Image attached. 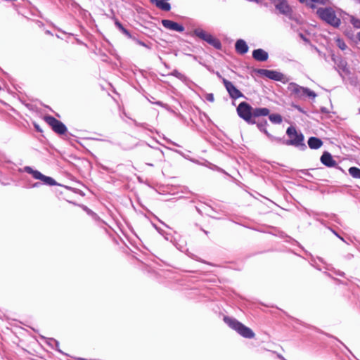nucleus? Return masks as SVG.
Returning a JSON list of instances; mask_svg holds the SVG:
<instances>
[{
    "mask_svg": "<svg viewBox=\"0 0 360 360\" xmlns=\"http://www.w3.org/2000/svg\"><path fill=\"white\" fill-rule=\"evenodd\" d=\"M317 14L321 20L334 27H338L340 25V19L331 8H320L317 10Z\"/></svg>",
    "mask_w": 360,
    "mask_h": 360,
    "instance_id": "obj_4",
    "label": "nucleus"
},
{
    "mask_svg": "<svg viewBox=\"0 0 360 360\" xmlns=\"http://www.w3.org/2000/svg\"><path fill=\"white\" fill-rule=\"evenodd\" d=\"M257 72L259 75L275 81H283L285 77L283 74L275 70L259 69Z\"/></svg>",
    "mask_w": 360,
    "mask_h": 360,
    "instance_id": "obj_8",
    "label": "nucleus"
},
{
    "mask_svg": "<svg viewBox=\"0 0 360 360\" xmlns=\"http://www.w3.org/2000/svg\"><path fill=\"white\" fill-rule=\"evenodd\" d=\"M357 39L360 41V31L357 33Z\"/></svg>",
    "mask_w": 360,
    "mask_h": 360,
    "instance_id": "obj_34",
    "label": "nucleus"
},
{
    "mask_svg": "<svg viewBox=\"0 0 360 360\" xmlns=\"http://www.w3.org/2000/svg\"><path fill=\"white\" fill-rule=\"evenodd\" d=\"M270 110L266 108H253V118L265 117L269 115Z\"/></svg>",
    "mask_w": 360,
    "mask_h": 360,
    "instance_id": "obj_16",
    "label": "nucleus"
},
{
    "mask_svg": "<svg viewBox=\"0 0 360 360\" xmlns=\"http://www.w3.org/2000/svg\"><path fill=\"white\" fill-rule=\"evenodd\" d=\"M359 2H360V0H359Z\"/></svg>",
    "mask_w": 360,
    "mask_h": 360,
    "instance_id": "obj_38",
    "label": "nucleus"
},
{
    "mask_svg": "<svg viewBox=\"0 0 360 360\" xmlns=\"http://www.w3.org/2000/svg\"><path fill=\"white\" fill-rule=\"evenodd\" d=\"M323 145L322 141L316 137H310L308 140V146L311 149H318Z\"/></svg>",
    "mask_w": 360,
    "mask_h": 360,
    "instance_id": "obj_17",
    "label": "nucleus"
},
{
    "mask_svg": "<svg viewBox=\"0 0 360 360\" xmlns=\"http://www.w3.org/2000/svg\"><path fill=\"white\" fill-rule=\"evenodd\" d=\"M115 25L118 29V30L120 32H122L123 34H124L127 37H128V38L131 37L129 32L124 27H123L122 25L120 22L115 21Z\"/></svg>",
    "mask_w": 360,
    "mask_h": 360,
    "instance_id": "obj_20",
    "label": "nucleus"
},
{
    "mask_svg": "<svg viewBox=\"0 0 360 360\" xmlns=\"http://www.w3.org/2000/svg\"><path fill=\"white\" fill-rule=\"evenodd\" d=\"M27 171L29 173L32 174L34 178H35L36 179H40L41 181L43 180L44 175L40 173L39 171H34L30 167L27 168Z\"/></svg>",
    "mask_w": 360,
    "mask_h": 360,
    "instance_id": "obj_23",
    "label": "nucleus"
},
{
    "mask_svg": "<svg viewBox=\"0 0 360 360\" xmlns=\"http://www.w3.org/2000/svg\"><path fill=\"white\" fill-rule=\"evenodd\" d=\"M44 119L55 132L59 134H63L66 132L67 128L60 121L51 116H46Z\"/></svg>",
    "mask_w": 360,
    "mask_h": 360,
    "instance_id": "obj_7",
    "label": "nucleus"
},
{
    "mask_svg": "<svg viewBox=\"0 0 360 360\" xmlns=\"http://www.w3.org/2000/svg\"><path fill=\"white\" fill-rule=\"evenodd\" d=\"M235 49L236 52L240 54H245L248 51V46L243 39L236 41Z\"/></svg>",
    "mask_w": 360,
    "mask_h": 360,
    "instance_id": "obj_15",
    "label": "nucleus"
},
{
    "mask_svg": "<svg viewBox=\"0 0 360 360\" xmlns=\"http://www.w3.org/2000/svg\"><path fill=\"white\" fill-rule=\"evenodd\" d=\"M224 84L232 98L236 99L243 96L242 93L236 88L232 82L224 79Z\"/></svg>",
    "mask_w": 360,
    "mask_h": 360,
    "instance_id": "obj_9",
    "label": "nucleus"
},
{
    "mask_svg": "<svg viewBox=\"0 0 360 360\" xmlns=\"http://www.w3.org/2000/svg\"><path fill=\"white\" fill-rule=\"evenodd\" d=\"M153 97H151V99L148 98V100L149 101V102H150V103H155V104H156V105H160V106H162V105H163V104H162V103L161 101H156V102H153Z\"/></svg>",
    "mask_w": 360,
    "mask_h": 360,
    "instance_id": "obj_30",
    "label": "nucleus"
},
{
    "mask_svg": "<svg viewBox=\"0 0 360 360\" xmlns=\"http://www.w3.org/2000/svg\"><path fill=\"white\" fill-rule=\"evenodd\" d=\"M351 23L353 25V26L354 27L360 28V20L359 19L352 18L351 19Z\"/></svg>",
    "mask_w": 360,
    "mask_h": 360,
    "instance_id": "obj_28",
    "label": "nucleus"
},
{
    "mask_svg": "<svg viewBox=\"0 0 360 360\" xmlns=\"http://www.w3.org/2000/svg\"><path fill=\"white\" fill-rule=\"evenodd\" d=\"M237 113L238 116L250 124L256 123L253 118V108L246 102L240 103L237 107Z\"/></svg>",
    "mask_w": 360,
    "mask_h": 360,
    "instance_id": "obj_5",
    "label": "nucleus"
},
{
    "mask_svg": "<svg viewBox=\"0 0 360 360\" xmlns=\"http://www.w3.org/2000/svg\"><path fill=\"white\" fill-rule=\"evenodd\" d=\"M321 162L323 165L328 167H333L337 165V162L333 160L331 154L328 152H324L321 157Z\"/></svg>",
    "mask_w": 360,
    "mask_h": 360,
    "instance_id": "obj_13",
    "label": "nucleus"
},
{
    "mask_svg": "<svg viewBox=\"0 0 360 360\" xmlns=\"http://www.w3.org/2000/svg\"><path fill=\"white\" fill-rule=\"evenodd\" d=\"M336 44L341 50H345L347 47L345 41L340 39L336 40Z\"/></svg>",
    "mask_w": 360,
    "mask_h": 360,
    "instance_id": "obj_26",
    "label": "nucleus"
},
{
    "mask_svg": "<svg viewBox=\"0 0 360 360\" xmlns=\"http://www.w3.org/2000/svg\"><path fill=\"white\" fill-rule=\"evenodd\" d=\"M193 34L199 37L200 39L206 41L210 45L212 46L217 49H221V41L214 37L211 34L207 32L201 28H197L195 29L193 31Z\"/></svg>",
    "mask_w": 360,
    "mask_h": 360,
    "instance_id": "obj_6",
    "label": "nucleus"
},
{
    "mask_svg": "<svg viewBox=\"0 0 360 360\" xmlns=\"http://www.w3.org/2000/svg\"><path fill=\"white\" fill-rule=\"evenodd\" d=\"M338 68L346 75H349L350 73L349 69L347 67V63L344 60H341L338 63Z\"/></svg>",
    "mask_w": 360,
    "mask_h": 360,
    "instance_id": "obj_19",
    "label": "nucleus"
},
{
    "mask_svg": "<svg viewBox=\"0 0 360 360\" xmlns=\"http://www.w3.org/2000/svg\"><path fill=\"white\" fill-rule=\"evenodd\" d=\"M349 174L353 177L356 179H360V169L352 167L349 169Z\"/></svg>",
    "mask_w": 360,
    "mask_h": 360,
    "instance_id": "obj_22",
    "label": "nucleus"
},
{
    "mask_svg": "<svg viewBox=\"0 0 360 360\" xmlns=\"http://www.w3.org/2000/svg\"><path fill=\"white\" fill-rule=\"evenodd\" d=\"M287 89L292 96H294L295 98L299 99H302L304 97L314 98L316 96V93L310 90L309 88L301 86L295 82H290L288 84Z\"/></svg>",
    "mask_w": 360,
    "mask_h": 360,
    "instance_id": "obj_3",
    "label": "nucleus"
},
{
    "mask_svg": "<svg viewBox=\"0 0 360 360\" xmlns=\"http://www.w3.org/2000/svg\"><path fill=\"white\" fill-rule=\"evenodd\" d=\"M205 98L207 101L212 102V103L214 102V95H213V94H211V93L207 94L205 95Z\"/></svg>",
    "mask_w": 360,
    "mask_h": 360,
    "instance_id": "obj_29",
    "label": "nucleus"
},
{
    "mask_svg": "<svg viewBox=\"0 0 360 360\" xmlns=\"http://www.w3.org/2000/svg\"><path fill=\"white\" fill-rule=\"evenodd\" d=\"M296 109H297L300 112H304L303 110L299 105H293Z\"/></svg>",
    "mask_w": 360,
    "mask_h": 360,
    "instance_id": "obj_32",
    "label": "nucleus"
},
{
    "mask_svg": "<svg viewBox=\"0 0 360 360\" xmlns=\"http://www.w3.org/2000/svg\"><path fill=\"white\" fill-rule=\"evenodd\" d=\"M359 113H360V108H359Z\"/></svg>",
    "mask_w": 360,
    "mask_h": 360,
    "instance_id": "obj_37",
    "label": "nucleus"
},
{
    "mask_svg": "<svg viewBox=\"0 0 360 360\" xmlns=\"http://www.w3.org/2000/svg\"><path fill=\"white\" fill-rule=\"evenodd\" d=\"M268 125V123L266 121H264L262 122H259L257 124V127L259 129V130L262 132H263L267 138L269 139V141L272 143H276V141H281L279 137H276L272 134H271L266 129V126Z\"/></svg>",
    "mask_w": 360,
    "mask_h": 360,
    "instance_id": "obj_11",
    "label": "nucleus"
},
{
    "mask_svg": "<svg viewBox=\"0 0 360 360\" xmlns=\"http://www.w3.org/2000/svg\"><path fill=\"white\" fill-rule=\"evenodd\" d=\"M335 233V235H336L338 237H339L342 240H344L343 238H342V237L339 236L336 233Z\"/></svg>",
    "mask_w": 360,
    "mask_h": 360,
    "instance_id": "obj_35",
    "label": "nucleus"
},
{
    "mask_svg": "<svg viewBox=\"0 0 360 360\" xmlns=\"http://www.w3.org/2000/svg\"><path fill=\"white\" fill-rule=\"evenodd\" d=\"M269 120L274 124L282 122V117L279 114H271L269 115Z\"/></svg>",
    "mask_w": 360,
    "mask_h": 360,
    "instance_id": "obj_21",
    "label": "nucleus"
},
{
    "mask_svg": "<svg viewBox=\"0 0 360 360\" xmlns=\"http://www.w3.org/2000/svg\"><path fill=\"white\" fill-rule=\"evenodd\" d=\"M275 6L279 12L285 15H290L291 13V8L289 6L286 0H273Z\"/></svg>",
    "mask_w": 360,
    "mask_h": 360,
    "instance_id": "obj_10",
    "label": "nucleus"
},
{
    "mask_svg": "<svg viewBox=\"0 0 360 360\" xmlns=\"http://www.w3.org/2000/svg\"><path fill=\"white\" fill-rule=\"evenodd\" d=\"M171 75L181 80H185L186 78L184 74L181 73L180 72H179L176 70H173V72L171 73Z\"/></svg>",
    "mask_w": 360,
    "mask_h": 360,
    "instance_id": "obj_24",
    "label": "nucleus"
},
{
    "mask_svg": "<svg viewBox=\"0 0 360 360\" xmlns=\"http://www.w3.org/2000/svg\"><path fill=\"white\" fill-rule=\"evenodd\" d=\"M42 181L44 183H45L46 184H48L50 186L55 185L56 184L53 179H52L51 177H49V176H46L45 175L44 176Z\"/></svg>",
    "mask_w": 360,
    "mask_h": 360,
    "instance_id": "obj_25",
    "label": "nucleus"
},
{
    "mask_svg": "<svg viewBox=\"0 0 360 360\" xmlns=\"http://www.w3.org/2000/svg\"><path fill=\"white\" fill-rule=\"evenodd\" d=\"M153 97H151V99L148 98V100L149 101V102H150V103H155V104H156V105H160V106H162V105H163V104H162V103L161 101H156V102H153Z\"/></svg>",
    "mask_w": 360,
    "mask_h": 360,
    "instance_id": "obj_31",
    "label": "nucleus"
},
{
    "mask_svg": "<svg viewBox=\"0 0 360 360\" xmlns=\"http://www.w3.org/2000/svg\"><path fill=\"white\" fill-rule=\"evenodd\" d=\"M150 2L155 4L158 8L165 11H169L171 9V6L169 3L165 2V1H162L160 0H150Z\"/></svg>",
    "mask_w": 360,
    "mask_h": 360,
    "instance_id": "obj_18",
    "label": "nucleus"
},
{
    "mask_svg": "<svg viewBox=\"0 0 360 360\" xmlns=\"http://www.w3.org/2000/svg\"><path fill=\"white\" fill-rule=\"evenodd\" d=\"M35 127H36L38 130H39V128H38V127H37V125H35Z\"/></svg>",
    "mask_w": 360,
    "mask_h": 360,
    "instance_id": "obj_36",
    "label": "nucleus"
},
{
    "mask_svg": "<svg viewBox=\"0 0 360 360\" xmlns=\"http://www.w3.org/2000/svg\"><path fill=\"white\" fill-rule=\"evenodd\" d=\"M302 3H305L307 5H309L311 7H313V3L317 2H322L323 0H299Z\"/></svg>",
    "mask_w": 360,
    "mask_h": 360,
    "instance_id": "obj_27",
    "label": "nucleus"
},
{
    "mask_svg": "<svg viewBox=\"0 0 360 360\" xmlns=\"http://www.w3.org/2000/svg\"><path fill=\"white\" fill-rule=\"evenodd\" d=\"M162 25L167 30L182 32L184 31L183 25L170 20H162Z\"/></svg>",
    "mask_w": 360,
    "mask_h": 360,
    "instance_id": "obj_12",
    "label": "nucleus"
},
{
    "mask_svg": "<svg viewBox=\"0 0 360 360\" xmlns=\"http://www.w3.org/2000/svg\"><path fill=\"white\" fill-rule=\"evenodd\" d=\"M224 321L233 330H236L239 335L245 338H253L255 333L248 327L243 325L237 319L233 317L224 316Z\"/></svg>",
    "mask_w": 360,
    "mask_h": 360,
    "instance_id": "obj_2",
    "label": "nucleus"
},
{
    "mask_svg": "<svg viewBox=\"0 0 360 360\" xmlns=\"http://www.w3.org/2000/svg\"><path fill=\"white\" fill-rule=\"evenodd\" d=\"M252 57L257 61H266L268 59L269 55L266 51L262 49H255L252 52Z\"/></svg>",
    "mask_w": 360,
    "mask_h": 360,
    "instance_id": "obj_14",
    "label": "nucleus"
},
{
    "mask_svg": "<svg viewBox=\"0 0 360 360\" xmlns=\"http://www.w3.org/2000/svg\"><path fill=\"white\" fill-rule=\"evenodd\" d=\"M286 134L289 137L288 140L280 138L281 141H276V143L293 146L301 150H304L307 148L304 143V135L301 132L297 131L295 127L292 126L289 127L286 130Z\"/></svg>",
    "mask_w": 360,
    "mask_h": 360,
    "instance_id": "obj_1",
    "label": "nucleus"
},
{
    "mask_svg": "<svg viewBox=\"0 0 360 360\" xmlns=\"http://www.w3.org/2000/svg\"><path fill=\"white\" fill-rule=\"evenodd\" d=\"M138 43H139V44H140L143 46L148 47V46L143 41H139Z\"/></svg>",
    "mask_w": 360,
    "mask_h": 360,
    "instance_id": "obj_33",
    "label": "nucleus"
}]
</instances>
